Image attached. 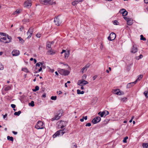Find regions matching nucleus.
Here are the masks:
<instances>
[{
	"mask_svg": "<svg viewBox=\"0 0 148 148\" xmlns=\"http://www.w3.org/2000/svg\"><path fill=\"white\" fill-rule=\"evenodd\" d=\"M59 73L61 75H67L69 73V72L68 70L62 69L59 71Z\"/></svg>",
	"mask_w": 148,
	"mask_h": 148,
	"instance_id": "obj_6",
	"label": "nucleus"
},
{
	"mask_svg": "<svg viewBox=\"0 0 148 148\" xmlns=\"http://www.w3.org/2000/svg\"><path fill=\"white\" fill-rule=\"evenodd\" d=\"M39 1L41 3L45 5H52L56 4L55 0H39Z\"/></svg>",
	"mask_w": 148,
	"mask_h": 148,
	"instance_id": "obj_3",
	"label": "nucleus"
},
{
	"mask_svg": "<svg viewBox=\"0 0 148 148\" xmlns=\"http://www.w3.org/2000/svg\"><path fill=\"white\" fill-rule=\"evenodd\" d=\"M42 97L45 98L46 97V94L44 93L42 96Z\"/></svg>",
	"mask_w": 148,
	"mask_h": 148,
	"instance_id": "obj_54",
	"label": "nucleus"
},
{
	"mask_svg": "<svg viewBox=\"0 0 148 148\" xmlns=\"http://www.w3.org/2000/svg\"><path fill=\"white\" fill-rule=\"evenodd\" d=\"M60 117H59L58 115H56L54 117L52 118L51 119V121H53L55 120H58L60 119Z\"/></svg>",
	"mask_w": 148,
	"mask_h": 148,
	"instance_id": "obj_23",
	"label": "nucleus"
},
{
	"mask_svg": "<svg viewBox=\"0 0 148 148\" xmlns=\"http://www.w3.org/2000/svg\"><path fill=\"white\" fill-rule=\"evenodd\" d=\"M127 98L126 97H124L121 99V101L123 102L126 101H127Z\"/></svg>",
	"mask_w": 148,
	"mask_h": 148,
	"instance_id": "obj_32",
	"label": "nucleus"
},
{
	"mask_svg": "<svg viewBox=\"0 0 148 148\" xmlns=\"http://www.w3.org/2000/svg\"><path fill=\"white\" fill-rule=\"evenodd\" d=\"M24 6L27 8H29L32 5V2L30 0L25 1L24 3Z\"/></svg>",
	"mask_w": 148,
	"mask_h": 148,
	"instance_id": "obj_5",
	"label": "nucleus"
},
{
	"mask_svg": "<svg viewBox=\"0 0 148 148\" xmlns=\"http://www.w3.org/2000/svg\"><path fill=\"white\" fill-rule=\"evenodd\" d=\"M124 18L127 21L130 18L127 17H124Z\"/></svg>",
	"mask_w": 148,
	"mask_h": 148,
	"instance_id": "obj_44",
	"label": "nucleus"
},
{
	"mask_svg": "<svg viewBox=\"0 0 148 148\" xmlns=\"http://www.w3.org/2000/svg\"><path fill=\"white\" fill-rule=\"evenodd\" d=\"M57 99V96H52L51 97V99L52 100H56Z\"/></svg>",
	"mask_w": 148,
	"mask_h": 148,
	"instance_id": "obj_38",
	"label": "nucleus"
},
{
	"mask_svg": "<svg viewBox=\"0 0 148 148\" xmlns=\"http://www.w3.org/2000/svg\"><path fill=\"white\" fill-rule=\"evenodd\" d=\"M143 76L142 75H140L138 78L134 81V84H136L137 81H140L143 78Z\"/></svg>",
	"mask_w": 148,
	"mask_h": 148,
	"instance_id": "obj_18",
	"label": "nucleus"
},
{
	"mask_svg": "<svg viewBox=\"0 0 148 148\" xmlns=\"http://www.w3.org/2000/svg\"><path fill=\"white\" fill-rule=\"evenodd\" d=\"M96 119L95 118L92 120V122L93 124H96L98 123Z\"/></svg>",
	"mask_w": 148,
	"mask_h": 148,
	"instance_id": "obj_33",
	"label": "nucleus"
},
{
	"mask_svg": "<svg viewBox=\"0 0 148 148\" xmlns=\"http://www.w3.org/2000/svg\"><path fill=\"white\" fill-rule=\"evenodd\" d=\"M113 93L114 94L118 95H123V94L120 92V90L118 89H114L113 90Z\"/></svg>",
	"mask_w": 148,
	"mask_h": 148,
	"instance_id": "obj_16",
	"label": "nucleus"
},
{
	"mask_svg": "<svg viewBox=\"0 0 148 148\" xmlns=\"http://www.w3.org/2000/svg\"><path fill=\"white\" fill-rule=\"evenodd\" d=\"M57 115L60 118V116H61L62 115V113H59Z\"/></svg>",
	"mask_w": 148,
	"mask_h": 148,
	"instance_id": "obj_49",
	"label": "nucleus"
},
{
	"mask_svg": "<svg viewBox=\"0 0 148 148\" xmlns=\"http://www.w3.org/2000/svg\"><path fill=\"white\" fill-rule=\"evenodd\" d=\"M67 123L66 121H61L59 124V126L60 127L61 129H62L66 126Z\"/></svg>",
	"mask_w": 148,
	"mask_h": 148,
	"instance_id": "obj_7",
	"label": "nucleus"
},
{
	"mask_svg": "<svg viewBox=\"0 0 148 148\" xmlns=\"http://www.w3.org/2000/svg\"><path fill=\"white\" fill-rule=\"evenodd\" d=\"M10 88H11L10 86H8L5 88V90H8L10 89Z\"/></svg>",
	"mask_w": 148,
	"mask_h": 148,
	"instance_id": "obj_40",
	"label": "nucleus"
},
{
	"mask_svg": "<svg viewBox=\"0 0 148 148\" xmlns=\"http://www.w3.org/2000/svg\"><path fill=\"white\" fill-rule=\"evenodd\" d=\"M116 34L113 32L111 33L109 36L108 38V40L110 41H112L114 40L116 38Z\"/></svg>",
	"mask_w": 148,
	"mask_h": 148,
	"instance_id": "obj_8",
	"label": "nucleus"
},
{
	"mask_svg": "<svg viewBox=\"0 0 148 148\" xmlns=\"http://www.w3.org/2000/svg\"><path fill=\"white\" fill-rule=\"evenodd\" d=\"M97 77V75H95L93 77V80H94Z\"/></svg>",
	"mask_w": 148,
	"mask_h": 148,
	"instance_id": "obj_57",
	"label": "nucleus"
},
{
	"mask_svg": "<svg viewBox=\"0 0 148 148\" xmlns=\"http://www.w3.org/2000/svg\"><path fill=\"white\" fill-rule=\"evenodd\" d=\"M16 13H18V10H17L16 11L13 13V14L14 15Z\"/></svg>",
	"mask_w": 148,
	"mask_h": 148,
	"instance_id": "obj_48",
	"label": "nucleus"
},
{
	"mask_svg": "<svg viewBox=\"0 0 148 148\" xmlns=\"http://www.w3.org/2000/svg\"><path fill=\"white\" fill-rule=\"evenodd\" d=\"M86 76L85 75H84L82 77V78L83 79H85L86 78Z\"/></svg>",
	"mask_w": 148,
	"mask_h": 148,
	"instance_id": "obj_53",
	"label": "nucleus"
},
{
	"mask_svg": "<svg viewBox=\"0 0 148 148\" xmlns=\"http://www.w3.org/2000/svg\"><path fill=\"white\" fill-rule=\"evenodd\" d=\"M42 67H40V69H38V72H36V73H37L38 72H40V71H41L42 69Z\"/></svg>",
	"mask_w": 148,
	"mask_h": 148,
	"instance_id": "obj_46",
	"label": "nucleus"
},
{
	"mask_svg": "<svg viewBox=\"0 0 148 148\" xmlns=\"http://www.w3.org/2000/svg\"><path fill=\"white\" fill-rule=\"evenodd\" d=\"M11 107L13 108H14L16 107L15 105L14 104H11Z\"/></svg>",
	"mask_w": 148,
	"mask_h": 148,
	"instance_id": "obj_47",
	"label": "nucleus"
},
{
	"mask_svg": "<svg viewBox=\"0 0 148 148\" xmlns=\"http://www.w3.org/2000/svg\"><path fill=\"white\" fill-rule=\"evenodd\" d=\"M143 146L144 148H148V143H143Z\"/></svg>",
	"mask_w": 148,
	"mask_h": 148,
	"instance_id": "obj_28",
	"label": "nucleus"
},
{
	"mask_svg": "<svg viewBox=\"0 0 148 148\" xmlns=\"http://www.w3.org/2000/svg\"><path fill=\"white\" fill-rule=\"evenodd\" d=\"M134 82H131L130 83L128 84L127 86V88H131L132 86H134Z\"/></svg>",
	"mask_w": 148,
	"mask_h": 148,
	"instance_id": "obj_20",
	"label": "nucleus"
},
{
	"mask_svg": "<svg viewBox=\"0 0 148 148\" xmlns=\"http://www.w3.org/2000/svg\"><path fill=\"white\" fill-rule=\"evenodd\" d=\"M43 123L41 121H39L35 126V127L37 129H43L44 128Z\"/></svg>",
	"mask_w": 148,
	"mask_h": 148,
	"instance_id": "obj_4",
	"label": "nucleus"
},
{
	"mask_svg": "<svg viewBox=\"0 0 148 148\" xmlns=\"http://www.w3.org/2000/svg\"><path fill=\"white\" fill-rule=\"evenodd\" d=\"M7 139L9 141H11L12 142L13 141L14 139L12 137V136H7Z\"/></svg>",
	"mask_w": 148,
	"mask_h": 148,
	"instance_id": "obj_24",
	"label": "nucleus"
},
{
	"mask_svg": "<svg viewBox=\"0 0 148 148\" xmlns=\"http://www.w3.org/2000/svg\"><path fill=\"white\" fill-rule=\"evenodd\" d=\"M79 85L81 86V89L82 90L84 89V88L83 87V85Z\"/></svg>",
	"mask_w": 148,
	"mask_h": 148,
	"instance_id": "obj_56",
	"label": "nucleus"
},
{
	"mask_svg": "<svg viewBox=\"0 0 148 148\" xmlns=\"http://www.w3.org/2000/svg\"><path fill=\"white\" fill-rule=\"evenodd\" d=\"M19 41L20 43L22 44L24 42V40L21 37H19Z\"/></svg>",
	"mask_w": 148,
	"mask_h": 148,
	"instance_id": "obj_30",
	"label": "nucleus"
},
{
	"mask_svg": "<svg viewBox=\"0 0 148 148\" xmlns=\"http://www.w3.org/2000/svg\"><path fill=\"white\" fill-rule=\"evenodd\" d=\"M84 121V117H83L82 118L80 119V121L81 122H83Z\"/></svg>",
	"mask_w": 148,
	"mask_h": 148,
	"instance_id": "obj_59",
	"label": "nucleus"
},
{
	"mask_svg": "<svg viewBox=\"0 0 148 148\" xmlns=\"http://www.w3.org/2000/svg\"><path fill=\"white\" fill-rule=\"evenodd\" d=\"M22 71H23L27 73H29V71L28 70V69L26 68H23L22 69Z\"/></svg>",
	"mask_w": 148,
	"mask_h": 148,
	"instance_id": "obj_26",
	"label": "nucleus"
},
{
	"mask_svg": "<svg viewBox=\"0 0 148 148\" xmlns=\"http://www.w3.org/2000/svg\"><path fill=\"white\" fill-rule=\"evenodd\" d=\"M29 105L32 107H33L34 106V102L33 101H32L30 103H29Z\"/></svg>",
	"mask_w": 148,
	"mask_h": 148,
	"instance_id": "obj_31",
	"label": "nucleus"
},
{
	"mask_svg": "<svg viewBox=\"0 0 148 148\" xmlns=\"http://www.w3.org/2000/svg\"><path fill=\"white\" fill-rule=\"evenodd\" d=\"M57 93H58L59 95H60L61 93H62V92L60 90L59 92L58 91L57 92Z\"/></svg>",
	"mask_w": 148,
	"mask_h": 148,
	"instance_id": "obj_55",
	"label": "nucleus"
},
{
	"mask_svg": "<svg viewBox=\"0 0 148 148\" xmlns=\"http://www.w3.org/2000/svg\"><path fill=\"white\" fill-rule=\"evenodd\" d=\"M137 48L135 44H134L132 48L131 52L133 53H135L137 51Z\"/></svg>",
	"mask_w": 148,
	"mask_h": 148,
	"instance_id": "obj_14",
	"label": "nucleus"
},
{
	"mask_svg": "<svg viewBox=\"0 0 148 148\" xmlns=\"http://www.w3.org/2000/svg\"><path fill=\"white\" fill-rule=\"evenodd\" d=\"M39 90V87L38 86H35V89H33L32 90L34 92H36Z\"/></svg>",
	"mask_w": 148,
	"mask_h": 148,
	"instance_id": "obj_27",
	"label": "nucleus"
},
{
	"mask_svg": "<svg viewBox=\"0 0 148 148\" xmlns=\"http://www.w3.org/2000/svg\"><path fill=\"white\" fill-rule=\"evenodd\" d=\"M109 114V112L107 111H105L102 112H100L98 113V114L100 115L101 117L103 116H105Z\"/></svg>",
	"mask_w": 148,
	"mask_h": 148,
	"instance_id": "obj_9",
	"label": "nucleus"
},
{
	"mask_svg": "<svg viewBox=\"0 0 148 148\" xmlns=\"http://www.w3.org/2000/svg\"><path fill=\"white\" fill-rule=\"evenodd\" d=\"M40 65V62H38L36 64V66L39 67Z\"/></svg>",
	"mask_w": 148,
	"mask_h": 148,
	"instance_id": "obj_42",
	"label": "nucleus"
},
{
	"mask_svg": "<svg viewBox=\"0 0 148 148\" xmlns=\"http://www.w3.org/2000/svg\"><path fill=\"white\" fill-rule=\"evenodd\" d=\"M47 48L48 50V49H51V42H49L47 44Z\"/></svg>",
	"mask_w": 148,
	"mask_h": 148,
	"instance_id": "obj_22",
	"label": "nucleus"
},
{
	"mask_svg": "<svg viewBox=\"0 0 148 148\" xmlns=\"http://www.w3.org/2000/svg\"><path fill=\"white\" fill-rule=\"evenodd\" d=\"M127 23L128 25H131L133 23V20L130 18L128 20H127Z\"/></svg>",
	"mask_w": 148,
	"mask_h": 148,
	"instance_id": "obj_21",
	"label": "nucleus"
},
{
	"mask_svg": "<svg viewBox=\"0 0 148 148\" xmlns=\"http://www.w3.org/2000/svg\"><path fill=\"white\" fill-rule=\"evenodd\" d=\"M119 12L122 14V15L123 16H126L128 14V12L124 9H122Z\"/></svg>",
	"mask_w": 148,
	"mask_h": 148,
	"instance_id": "obj_15",
	"label": "nucleus"
},
{
	"mask_svg": "<svg viewBox=\"0 0 148 148\" xmlns=\"http://www.w3.org/2000/svg\"><path fill=\"white\" fill-rule=\"evenodd\" d=\"M88 83L87 81L84 79L79 80L77 82V84L78 85H83V86L88 84Z\"/></svg>",
	"mask_w": 148,
	"mask_h": 148,
	"instance_id": "obj_10",
	"label": "nucleus"
},
{
	"mask_svg": "<svg viewBox=\"0 0 148 148\" xmlns=\"http://www.w3.org/2000/svg\"><path fill=\"white\" fill-rule=\"evenodd\" d=\"M41 36V34L40 33H38L36 35V37H37L38 38H40Z\"/></svg>",
	"mask_w": 148,
	"mask_h": 148,
	"instance_id": "obj_39",
	"label": "nucleus"
},
{
	"mask_svg": "<svg viewBox=\"0 0 148 148\" xmlns=\"http://www.w3.org/2000/svg\"><path fill=\"white\" fill-rule=\"evenodd\" d=\"M14 115H15L18 116V112H16L14 113Z\"/></svg>",
	"mask_w": 148,
	"mask_h": 148,
	"instance_id": "obj_51",
	"label": "nucleus"
},
{
	"mask_svg": "<svg viewBox=\"0 0 148 148\" xmlns=\"http://www.w3.org/2000/svg\"><path fill=\"white\" fill-rule=\"evenodd\" d=\"M128 137L127 136H126L125 138H124L123 140V142L124 143H126L127 142V140L128 139Z\"/></svg>",
	"mask_w": 148,
	"mask_h": 148,
	"instance_id": "obj_35",
	"label": "nucleus"
},
{
	"mask_svg": "<svg viewBox=\"0 0 148 148\" xmlns=\"http://www.w3.org/2000/svg\"><path fill=\"white\" fill-rule=\"evenodd\" d=\"M95 118L96 119V120H97V121L98 123L101 120V118L99 116L96 117V118Z\"/></svg>",
	"mask_w": 148,
	"mask_h": 148,
	"instance_id": "obj_36",
	"label": "nucleus"
},
{
	"mask_svg": "<svg viewBox=\"0 0 148 148\" xmlns=\"http://www.w3.org/2000/svg\"><path fill=\"white\" fill-rule=\"evenodd\" d=\"M140 36V40H146V38H145L142 35H141Z\"/></svg>",
	"mask_w": 148,
	"mask_h": 148,
	"instance_id": "obj_34",
	"label": "nucleus"
},
{
	"mask_svg": "<svg viewBox=\"0 0 148 148\" xmlns=\"http://www.w3.org/2000/svg\"><path fill=\"white\" fill-rule=\"evenodd\" d=\"M54 22L56 25L59 26L61 23V21L60 20L58 16L55 18Z\"/></svg>",
	"mask_w": 148,
	"mask_h": 148,
	"instance_id": "obj_11",
	"label": "nucleus"
},
{
	"mask_svg": "<svg viewBox=\"0 0 148 148\" xmlns=\"http://www.w3.org/2000/svg\"><path fill=\"white\" fill-rule=\"evenodd\" d=\"M4 33L0 34V41L4 43H8L10 42L11 39L10 36L8 35L7 36H4Z\"/></svg>",
	"mask_w": 148,
	"mask_h": 148,
	"instance_id": "obj_1",
	"label": "nucleus"
},
{
	"mask_svg": "<svg viewBox=\"0 0 148 148\" xmlns=\"http://www.w3.org/2000/svg\"><path fill=\"white\" fill-rule=\"evenodd\" d=\"M12 133L14 134H17V132L15 131H13L12 132Z\"/></svg>",
	"mask_w": 148,
	"mask_h": 148,
	"instance_id": "obj_58",
	"label": "nucleus"
},
{
	"mask_svg": "<svg viewBox=\"0 0 148 148\" xmlns=\"http://www.w3.org/2000/svg\"><path fill=\"white\" fill-rule=\"evenodd\" d=\"M77 92L78 94H81V91L79 90L78 89L77 90Z\"/></svg>",
	"mask_w": 148,
	"mask_h": 148,
	"instance_id": "obj_45",
	"label": "nucleus"
},
{
	"mask_svg": "<svg viewBox=\"0 0 148 148\" xmlns=\"http://www.w3.org/2000/svg\"><path fill=\"white\" fill-rule=\"evenodd\" d=\"M47 52L49 53V54L51 55H53L55 53V51L53 50H52L51 49H48Z\"/></svg>",
	"mask_w": 148,
	"mask_h": 148,
	"instance_id": "obj_19",
	"label": "nucleus"
},
{
	"mask_svg": "<svg viewBox=\"0 0 148 148\" xmlns=\"http://www.w3.org/2000/svg\"><path fill=\"white\" fill-rule=\"evenodd\" d=\"M77 146L76 145H74L72 147H71V148H77Z\"/></svg>",
	"mask_w": 148,
	"mask_h": 148,
	"instance_id": "obj_52",
	"label": "nucleus"
},
{
	"mask_svg": "<svg viewBox=\"0 0 148 148\" xmlns=\"http://www.w3.org/2000/svg\"><path fill=\"white\" fill-rule=\"evenodd\" d=\"M41 67H42V68H43L44 69L45 68V66L44 65H42Z\"/></svg>",
	"mask_w": 148,
	"mask_h": 148,
	"instance_id": "obj_62",
	"label": "nucleus"
},
{
	"mask_svg": "<svg viewBox=\"0 0 148 148\" xmlns=\"http://www.w3.org/2000/svg\"><path fill=\"white\" fill-rule=\"evenodd\" d=\"M66 51L65 50H63L62 51V52H61V54H62L63 53H64V52H66Z\"/></svg>",
	"mask_w": 148,
	"mask_h": 148,
	"instance_id": "obj_61",
	"label": "nucleus"
},
{
	"mask_svg": "<svg viewBox=\"0 0 148 148\" xmlns=\"http://www.w3.org/2000/svg\"><path fill=\"white\" fill-rule=\"evenodd\" d=\"M12 53L13 56H17L18 55V51L17 50H13Z\"/></svg>",
	"mask_w": 148,
	"mask_h": 148,
	"instance_id": "obj_17",
	"label": "nucleus"
},
{
	"mask_svg": "<svg viewBox=\"0 0 148 148\" xmlns=\"http://www.w3.org/2000/svg\"><path fill=\"white\" fill-rule=\"evenodd\" d=\"M89 64H87L84 67H83L81 70V72L82 73H84L85 72L87 71V69L90 66Z\"/></svg>",
	"mask_w": 148,
	"mask_h": 148,
	"instance_id": "obj_12",
	"label": "nucleus"
},
{
	"mask_svg": "<svg viewBox=\"0 0 148 148\" xmlns=\"http://www.w3.org/2000/svg\"><path fill=\"white\" fill-rule=\"evenodd\" d=\"M3 69V66L1 65H0V70H2Z\"/></svg>",
	"mask_w": 148,
	"mask_h": 148,
	"instance_id": "obj_50",
	"label": "nucleus"
},
{
	"mask_svg": "<svg viewBox=\"0 0 148 148\" xmlns=\"http://www.w3.org/2000/svg\"><path fill=\"white\" fill-rule=\"evenodd\" d=\"M144 1L145 3H148V0H144Z\"/></svg>",
	"mask_w": 148,
	"mask_h": 148,
	"instance_id": "obj_60",
	"label": "nucleus"
},
{
	"mask_svg": "<svg viewBox=\"0 0 148 148\" xmlns=\"http://www.w3.org/2000/svg\"><path fill=\"white\" fill-rule=\"evenodd\" d=\"M33 29L32 27H31L28 30L27 32V35H29L28 38L32 36L33 32Z\"/></svg>",
	"mask_w": 148,
	"mask_h": 148,
	"instance_id": "obj_13",
	"label": "nucleus"
},
{
	"mask_svg": "<svg viewBox=\"0 0 148 148\" xmlns=\"http://www.w3.org/2000/svg\"><path fill=\"white\" fill-rule=\"evenodd\" d=\"M69 54V51H68L65 52L64 54V57L65 58H67Z\"/></svg>",
	"mask_w": 148,
	"mask_h": 148,
	"instance_id": "obj_25",
	"label": "nucleus"
},
{
	"mask_svg": "<svg viewBox=\"0 0 148 148\" xmlns=\"http://www.w3.org/2000/svg\"><path fill=\"white\" fill-rule=\"evenodd\" d=\"M79 3L77 0H75L72 2V4L73 5H76Z\"/></svg>",
	"mask_w": 148,
	"mask_h": 148,
	"instance_id": "obj_29",
	"label": "nucleus"
},
{
	"mask_svg": "<svg viewBox=\"0 0 148 148\" xmlns=\"http://www.w3.org/2000/svg\"><path fill=\"white\" fill-rule=\"evenodd\" d=\"M144 95L146 97H148V91H145L144 93Z\"/></svg>",
	"mask_w": 148,
	"mask_h": 148,
	"instance_id": "obj_37",
	"label": "nucleus"
},
{
	"mask_svg": "<svg viewBox=\"0 0 148 148\" xmlns=\"http://www.w3.org/2000/svg\"><path fill=\"white\" fill-rule=\"evenodd\" d=\"M118 21L116 20H115L114 21L113 23L115 25H118Z\"/></svg>",
	"mask_w": 148,
	"mask_h": 148,
	"instance_id": "obj_41",
	"label": "nucleus"
},
{
	"mask_svg": "<svg viewBox=\"0 0 148 148\" xmlns=\"http://www.w3.org/2000/svg\"><path fill=\"white\" fill-rule=\"evenodd\" d=\"M91 124L90 123H86V126L90 127V126H91Z\"/></svg>",
	"mask_w": 148,
	"mask_h": 148,
	"instance_id": "obj_43",
	"label": "nucleus"
},
{
	"mask_svg": "<svg viewBox=\"0 0 148 148\" xmlns=\"http://www.w3.org/2000/svg\"><path fill=\"white\" fill-rule=\"evenodd\" d=\"M68 131V130L67 129L64 128L63 129L57 131L53 135V138H55L58 136H62L64 134L67 132Z\"/></svg>",
	"mask_w": 148,
	"mask_h": 148,
	"instance_id": "obj_2",
	"label": "nucleus"
},
{
	"mask_svg": "<svg viewBox=\"0 0 148 148\" xmlns=\"http://www.w3.org/2000/svg\"><path fill=\"white\" fill-rule=\"evenodd\" d=\"M143 57V56L142 55V54H140L139 56V58L140 59V58H142Z\"/></svg>",
	"mask_w": 148,
	"mask_h": 148,
	"instance_id": "obj_63",
	"label": "nucleus"
},
{
	"mask_svg": "<svg viewBox=\"0 0 148 148\" xmlns=\"http://www.w3.org/2000/svg\"><path fill=\"white\" fill-rule=\"evenodd\" d=\"M79 3L83 1L84 0H77Z\"/></svg>",
	"mask_w": 148,
	"mask_h": 148,
	"instance_id": "obj_64",
	"label": "nucleus"
}]
</instances>
